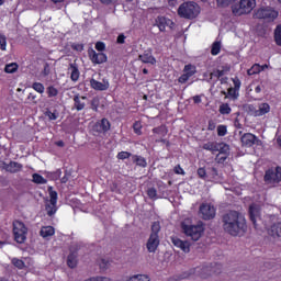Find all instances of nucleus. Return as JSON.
Wrapping results in <instances>:
<instances>
[{"mask_svg":"<svg viewBox=\"0 0 281 281\" xmlns=\"http://www.w3.org/2000/svg\"><path fill=\"white\" fill-rule=\"evenodd\" d=\"M222 227L229 236H240L247 232V221L238 211H228L222 215Z\"/></svg>","mask_w":281,"mask_h":281,"instance_id":"f257e3e1","label":"nucleus"},{"mask_svg":"<svg viewBox=\"0 0 281 281\" xmlns=\"http://www.w3.org/2000/svg\"><path fill=\"white\" fill-rule=\"evenodd\" d=\"M178 14L181 19L192 21V19H196L201 14V7L194 1L184 2L178 8Z\"/></svg>","mask_w":281,"mask_h":281,"instance_id":"f03ea898","label":"nucleus"},{"mask_svg":"<svg viewBox=\"0 0 281 281\" xmlns=\"http://www.w3.org/2000/svg\"><path fill=\"white\" fill-rule=\"evenodd\" d=\"M182 232L190 236L191 240H199L201 238V235L203 234V223H199L198 225H188V221H184L181 223Z\"/></svg>","mask_w":281,"mask_h":281,"instance_id":"7ed1b4c3","label":"nucleus"},{"mask_svg":"<svg viewBox=\"0 0 281 281\" xmlns=\"http://www.w3.org/2000/svg\"><path fill=\"white\" fill-rule=\"evenodd\" d=\"M252 19H260L266 23H271L276 21V19H278V11H276L271 7L260 8L258 10H255Z\"/></svg>","mask_w":281,"mask_h":281,"instance_id":"20e7f679","label":"nucleus"},{"mask_svg":"<svg viewBox=\"0 0 281 281\" xmlns=\"http://www.w3.org/2000/svg\"><path fill=\"white\" fill-rule=\"evenodd\" d=\"M254 8H256V0H240L232 7V12L235 16H243V14H249Z\"/></svg>","mask_w":281,"mask_h":281,"instance_id":"39448f33","label":"nucleus"},{"mask_svg":"<svg viewBox=\"0 0 281 281\" xmlns=\"http://www.w3.org/2000/svg\"><path fill=\"white\" fill-rule=\"evenodd\" d=\"M266 183H280L281 181V168L268 169L265 175Z\"/></svg>","mask_w":281,"mask_h":281,"instance_id":"423d86ee","label":"nucleus"},{"mask_svg":"<svg viewBox=\"0 0 281 281\" xmlns=\"http://www.w3.org/2000/svg\"><path fill=\"white\" fill-rule=\"evenodd\" d=\"M200 216L204 221H211L216 216V210L211 204H202L200 205Z\"/></svg>","mask_w":281,"mask_h":281,"instance_id":"0eeeda50","label":"nucleus"},{"mask_svg":"<svg viewBox=\"0 0 281 281\" xmlns=\"http://www.w3.org/2000/svg\"><path fill=\"white\" fill-rule=\"evenodd\" d=\"M249 216L250 221L255 228L258 227V223H260V209H258L257 205H250L249 206Z\"/></svg>","mask_w":281,"mask_h":281,"instance_id":"6e6552de","label":"nucleus"},{"mask_svg":"<svg viewBox=\"0 0 281 281\" xmlns=\"http://www.w3.org/2000/svg\"><path fill=\"white\" fill-rule=\"evenodd\" d=\"M0 168H2V170H5L7 172L14 173L21 172L23 165L15 161H11L10 164L1 162Z\"/></svg>","mask_w":281,"mask_h":281,"instance_id":"1a4fd4ad","label":"nucleus"},{"mask_svg":"<svg viewBox=\"0 0 281 281\" xmlns=\"http://www.w3.org/2000/svg\"><path fill=\"white\" fill-rule=\"evenodd\" d=\"M89 57L94 65H102V63H106V55L104 53H95V50L91 49L89 52Z\"/></svg>","mask_w":281,"mask_h":281,"instance_id":"9d476101","label":"nucleus"},{"mask_svg":"<svg viewBox=\"0 0 281 281\" xmlns=\"http://www.w3.org/2000/svg\"><path fill=\"white\" fill-rule=\"evenodd\" d=\"M159 247V235H150L147 240V250L149 254H155Z\"/></svg>","mask_w":281,"mask_h":281,"instance_id":"9b49d317","label":"nucleus"},{"mask_svg":"<svg viewBox=\"0 0 281 281\" xmlns=\"http://www.w3.org/2000/svg\"><path fill=\"white\" fill-rule=\"evenodd\" d=\"M171 243L175 245V247H179L184 251V254H190V243L183 241L177 237L171 238Z\"/></svg>","mask_w":281,"mask_h":281,"instance_id":"f8f14e48","label":"nucleus"},{"mask_svg":"<svg viewBox=\"0 0 281 281\" xmlns=\"http://www.w3.org/2000/svg\"><path fill=\"white\" fill-rule=\"evenodd\" d=\"M256 135L251 133H246L241 136V144L243 146H247L248 148H251L256 144Z\"/></svg>","mask_w":281,"mask_h":281,"instance_id":"ddd939ff","label":"nucleus"},{"mask_svg":"<svg viewBox=\"0 0 281 281\" xmlns=\"http://www.w3.org/2000/svg\"><path fill=\"white\" fill-rule=\"evenodd\" d=\"M90 85L92 89H95L97 91H106V89H109V81H104V80L103 82H100L95 79H91Z\"/></svg>","mask_w":281,"mask_h":281,"instance_id":"4468645a","label":"nucleus"},{"mask_svg":"<svg viewBox=\"0 0 281 281\" xmlns=\"http://www.w3.org/2000/svg\"><path fill=\"white\" fill-rule=\"evenodd\" d=\"M98 133H106L111 128V123L106 119H102L101 122L97 123L94 126Z\"/></svg>","mask_w":281,"mask_h":281,"instance_id":"2eb2a0df","label":"nucleus"},{"mask_svg":"<svg viewBox=\"0 0 281 281\" xmlns=\"http://www.w3.org/2000/svg\"><path fill=\"white\" fill-rule=\"evenodd\" d=\"M195 276H200L203 279L210 278V276H212V267L210 266L203 268H195Z\"/></svg>","mask_w":281,"mask_h":281,"instance_id":"dca6fc26","label":"nucleus"},{"mask_svg":"<svg viewBox=\"0 0 281 281\" xmlns=\"http://www.w3.org/2000/svg\"><path fill=\"white\" fill-rule=\"evenodd\" d=\"M195 276H196V269L195 268H191L188 271H184L180 276H178L176 281H179V280H190V278H194Z\"/></svg>","mask_w":281,"mask_h":281,"instance_id":"f3484780","label":"nucleus"},{"mask_svg":"<svg viewBox=\"0 0 281 281\" xmlns=\"http://www.w3.org/2000/svg\"><path fill=\"white\" fill-rule=\"evenodd\" d=\"M270 236H277V238L281 237V222L274 223L271 225L270 229L268 231Z\"/></svg>","mask_w":281,"mask_h":281,"instance_id":"a211bd4d","label":"nucleus"},{"mask_svg":"<svg viewBox=\"0 0 281 281\" xmlns=\"http://www.w3.org/2000/svg\"><path fill=\"white\" fill-rule=\"evenodd\" d=\"M138 58L142 60V63L149 65H155L157 63L155 57H153V54H150L149 52H145L143 55H139Z\"/></svg>","mask_w":281,"mask_h":281,"instance_id":"6ab92c4d","label":"nucleus"},{"mask_svg":"<svg viewBox=\"0 0 281 281\" xmlns=\"http://www.w3.org/2000/svg\"><path fill=\"white\" fill-rule=\"evenodd\" d=\"M85 100H87V97H80V94H76L74 97L75 109L82 111V109H85Z\"/></svg>","mask_w":281,"mask_h":281,"instance_id":"aec40b11","label":"nucleus"},{"mask_svg":"<svg viewBox=\"0 0 281 281\" xmlns=\"http://www.w3.org/2000/svg\"><path fill=\"white\" fill-rule=\"evenodd\" d=\"M67 265L70 269H76V267H78V254H69L67 258Z\"/></svg>","mask_w":281,"mask_h":281,"instance_id":"412c9836","label":"nucleus"},{"mask_svg":"<svg viewBox=\"0 0 281 281\" xmlns=\"http://www.w3.org/2000/svg\"><path fill=\"white\" fill-rule=\"evenodd\" d=\"M166 18L165 16H158L156 19V23L154 24V27H158L160 32H166Z\"/></svg>","mask_w":281,"mask_h":281,"instance_id":"4be33fe9","label":"nucleus"},{"mask_svg":"<svg viewBox=\"0 0 281 281\" xmlns=\"http://www.w3.org/2000/svg\"><path fill=\"white\" fill-rule=\"evenodd\" d=\"M54 234H55V231H54V227L52 226H44L40 232V235L43 238H48V236H54Z\"/></svg>","mask_w":281,"mask_h":281,"instance_id":"5701e85b","label":"nucleus"},{"mask_svg":"<svg viewBox=\"0 0 281 281\" xmlns=\"http://www.w3.org/2000/svg\"><path fill=\"white\" fill-rule=\"evenodd\" d=\"M69 71H71L70 78L76 82L80 78V71H78V66L76 64H70Z\"/></svg>","mask_w":281,"mask_h":281,"instance_id":"b1692460","label":"nucleus"},{"mask_svg":"<svg viewBox=\"0 0 281 281\" xmlns=\"http://www.w3.org/2000/svg\"><path fill=\"white\" fill-rule=\"evenodd\" d=\"M13 234H14V238H15L16 243H19L20 245L25 243V239L27 238L26 237L27 231H20V232H15Z\"/></svg>","mask_w":281,"mask_h":281,"instance_id":"393cba45","label":"nucleus"},{"mask_svg":"<svg viewBox=\"0 0 281 281\" xmlns=\"http://www.w3.org/2000/svg\"><path fill=\"white\" fill-rule=\"evenodd\" d=\"M270 109L271 108L269 106V103H261L259 105V110H257L255 112V115H257V116L265 115V114L269 113Z\"/></svg>","mask_w":281,"mask_h":281,"instance_id":"a878e982","label":"nucleus"},{"mask_svg":"<svg viewBox=\"0 0 281 281\" xmlns=\"http://www.w3.org/2000/svg\"><path fill=\"white\" fill-rule=\"evenodd\" d=\"M16 232H27V227H25V224H23V222H13V234H16Z\"/></svg>","mask_w":281,"mask_h":281,"instance_id":"bb28decb","label":"nucleus"},{"mask_svg":"<svg viewBox=\"0 0 281 281\" xmlns=\"http://www.w3.org/2000/svg\"><path fill=\"white\" fill-rule=\"evenodd\" d=\"M45 210L48 214V216H54V214H56V202H47L45 205Z\"/></svg>","mask_w":281,"mask_h":281,"instance_id":"cd10ccee","label":"nucleus"},{"mask_svg":"<svg viewBox=\"0 0 281 281\" xmlns=\"http://www.w3.org/2000/svg\"><path fill=\"white\" fill-rule=\"evenodd\" d=\"M232 68L229 66H223L222 70H216L214 72H211V77L215 76V78H222V76H225L227 71H229Z\"/></svg>","mask_w":281,"mask_h":281,"instance_id":"c85d7f7f","label":"nucleus"},{"mask_svg":"<svg viewBox=\"0 0 281 281\" xmlns=\"http://www.w3.org/2000/svg\"><path fill=\"white\" fill-rule=\"evenodd\" d=\"M217 153H220L216 157H221V155H227L229 153V145L225 143H220Z\"/></svg>","mask_w":281,"mask_h":281,"instance_id":"c756f323","label":"nucleus"},{"mask_svg":"<svg viewBox=\"0 0 281 281\" xmlns=\"http://www.w3.org/2000/svg\"><path fill=\"white\" fill-rule=\"evenodd\" d=\"M192 76H194V70H191L190 72H184L183 75H181L179 77L178 81L183 85V83L188 82V80H190V78H192Z\"/></svg>","mask_w":281,"mask_h":281,"instance_id":"7c9ffc66","label":"nucleus"},{"mask_svg":"<svg viewBox=\"0 0 281 281\" xmlns=\"http://www.w3.org/2000/svg\"><path fill=\"white\" fill-rule=\"evenodd\" d=\"M159 232H161V225L159 224V222H154L151 225L150 236H159Z\"/></svg>","mask_w":281,"mask_h":281,"instance_id":"2f4dec72","label":"nucleus"},{"mask_svg":"<svg viewBox=\"0 0 281 281\" xmlns=\"http://www.w3.org/2000/svg\"><path fill=\"white\" fill-rule=\"evenodd\" d=\"M220 113L222 115H229V113H232V108H229L228 103H223L220 105Z\"/></svg>","mask_w":281,"mask_h":281,"instance_id":"473e14b6","label":"nucleus"},{"mask_svg":"<svg viewBox=\"0 0 281 281\" xmlns=\"http://www.w3.org/2000/svg\"><path fill=\"white\" fill-rule=\"evenodd\" d=\"M128 281H150V278L146 274H135Z\"/></svg>","mask_w":281,"mask_h":281,"instance_id":"72a5a7b5","label":"nucleus"},{"mask_svg":"<svg viewBox=\"0 0 281 281\" xmlns=\"http://www.w3.org/2000/svg\"><path fill=\"white\" fill-rule=\"evenodd\" d=\"M220 53H221V42L213 43L211 48V54L213 56H218Z\"/></svg>","mask_w":281,"mask_h":281,"instance_id":"f704fd0d","label":"nucleus"},{"mask_svg":"<svg viewBox=\"0 0 281 281\" xmlns=\"http://www.w3.org/2000/svg\"><path fill=\"white\" fill-rule=\"evenodd\" d=\"M274 41L281 47V26L274 29Z\"/></svg>","mask_w":281,"mask_h":281,"instance_id":"c9c22d12","label":"nucleus"},{"mask_svg":"<svg viewBox=\"0 0 281 281\" xmlns=\"http://www.w3.org/2000/svg\"><path fill=\"white\" fill-rule=\"evenodd\" d=\"M16 69H19V65H16V63H12L5 66L4 71L7 74H14Z\"/></svg>","mask_w":281,"mask_h":281,"instance_id":"e433bc0d","label":"nucleus"},{"mask_svg":"<svg viewBox=\"0 0 281 281\" xmlns=\"http://www.w3.org/2000/svg\"><path fill=\"white\" fill-rule=\"evenodd\" d=\"M48 192H49V196H50L49 202L56 203V201H58V193L56 191H54V189L52 187H48Z\"/></svg>","mask_w":281,"mask_h":281,"instance_id":"4c0bfd02","label":"nucleus"},{"mask_svg":"<svg viewBox=\"0 0 281 281\" xmlns=\"http://www.w3.org/2000/svg\"><path fill=\"white\" fill-rule=\"evenodd\" d=\"M153 131H154V133H157L158 135H162V136L168 135V128H166V126H164V125L156 127Z\"/></svg>","mask_w":281,"mask_h":281,"instance_id":"58836bf2","label":"nucleus"},{"mask_svg":"<svg viewBox=\"0 0 281 281\" xmlns=\"http://www.w3.org/2000/svg\"><path fill=\"white\" fill-rule=\"evenodd\" d=\"M218 8H227L228 5H232L234 1L236 0H216Z\"/></svg>","mask_w":281,"mask_h":281,"instance_id":"ea45409f","label":"nucleus"},{"mask_svg":"<svg viewBox=\"0 0 281 281\" xmlns=\"http://www.w3.org/2000/svg\"><path fill=\"white\" fill-rule=\"evenodd\" d=\"M33 181H34V183H47V180L38 173L33 175Z\"/></svg>","mask_w":281,"mask_h":281,"instance_id":"a19ab883","label":"nucleus"},{"mask_svg":"<svg viewBox=\"0 0 281 281\" xmlns=\"http://www.w3.org/2000/svg\"><path fill=\"white\" fill-rule=\"evenodd\" d=\"M217 135L220 137H225V135H227V126L225 125L217 126Z\"/></svg>","mask_w":281,"mask_h":281,"instance_id":"79ce46f5","label":"nucleus"},{"mask_svg":"<svg viewBox=\"0 0 281 281\" xmlns=\"http://www.w3.org/2000/svg\"><path fill=\"white\" fill-rule=\"evenodd\" d=\"M255 74H260V65L255 64L251 69H248V76H254Z\"/></svg>","mask_w":281,"mask_h":281,"instance_id":"37998d69","label":"nucleus"},{"mask_svg":"<svg viewBox=\"0 0 281 281\" xmlns=\"http://www.w3.org/2000/svg\"><path fill=\"white\" fill-rule=\"evenodd\" d=\"M12 265H14V267H16L18 269H23V267H25V262L16 258L12 259Z\"/></svg>","mask_w":281,"mask_h":281,"instance_id":"c03bdc74","label":"nucleus"},{"mask_svg":"<svg viewBox=\"0 0 281 281\" xmlns=\"http://www.w3.org/2000/svg\"><path fill=\"white\" fill-rule=\"evenodd\" d=\"M33 89L37 91V93H43L45 91V87L41 82L33 83Z\"/></svg>","mask_w":281,"mask_h":281,"instance_id":"a18cd8bd","label":"nucleus"},{"mask_svg":"<svg viewBox=\"0 0 281 281\" xmlns=\"http://www.w3.org/2000/svg\"><path fill=\"white\" fill-rule=\"evenodd\" d=\"M136 166H140L142 168H146V159L142 158V157H136L134 159Z\"/></svg>","mask_w":281,"mask_h":281,"instance_id":"49530a36","label":"nucleus"},{"mask_svg":"<svg viewBox=\"0 0 281 281\" xmlns=\"http://www.w3.org/2000/svg\"><path fill=\"white\" fill-rule=\"evenodd\" d=\"M147 194H148L149 199H157V190L155 188L148 189Z\"/></svg>","mask_w":281,"mask_h":281,"instance_id":"de8ad7c7","label":"nucleus"},{"mask_svg":"<svg viewBox=\"0 0 281 281\" xmlns=\"http://www.w3.org/2000/svg\"><path fill=\"white\" fill-rule=\"evenodd\" d=\"M48 95L49 98H56V95H58V90L54 87H48Z\"/></svg>","mask_w":281,"mask_h":281,"instance_id":"09e8293b","label":"nucleus"},{"mask_svg":"<svg viewBox=\"0 0 281 281\" xmlns=\"http://www.w3.org/2000/svg\"><path fill=\"white\" fill-rule=\"evenodd\" d=\"M5 45H7L5 35H0V48L2 49V52H5Z\"/></svg>","mask_w":281,"mask_h":281,"instance_id":"8fccbe9b","label":"nucleus"},{"mask_svg":"<svg viewBox=\"0 0 281 281\" xmlns=\"http://www.w3.org/2000/svg\"><path fill=\"white\" fill-rule=\"evenodd\" d=\"M184 74H188L190 71H193V75L196 74V68L192 65H187L184 66V69H183Z\"/></svg>","mask_w":281,"mask_h":281,"instance_id":"3c124183","label":"nucleus"},{"mask_svg":"<svg viewBox=\"0 0 281 281\" xmlns=\"http://www.w3.org/2000/svg\"><path fill=\"white\" fill-rule=\"evenodd\" d=\"M237 90H235V88H229L228 89V95H231V98H234V100H236L238 98V93H236Z\"/></svg>","mask_w":281,"mask_h":281,"instance_id":"603ef678","label":"nucleus"},{"mask_svg":"<svg viewBox=\"0 0 281 281\" xmlns=\"http://www.w3.org/2000/svg\"><path fill=\"white\" fill-rule=\"evenodd\" d=\"M128 157H131V154H128V151H121L117 155L119 159H128Z\"/></svg>","mask_w":281,"mask_h":281,"instance_id":"864d4df0","label":"nucleus"},{"mask_svg":"<svg viewBox=\"0 0 281 281\" xmlns=\"http://www.w3.org/2000/svg\"><path fill=\"white\" fill-rule=\"evenodd\" d=\"M45 115H47V117L49 120H58V116L56 115V113H54V112H52L49 110L46 111Z\"/></svg>","mask_w":281,"mask_h":281,"instance_id":"5fc2aeb1","label":"nucleus"},{"mask_svg":"<svg viewBox=\"0 0 281 281\" xmlns=\"http://www.w3.org/2000/svg\"><path fill=\"white\" fill-rule=\"evenodd\" d=\"M95 49H98V52H104V49H105L104 43H102V42H97V44H95Z\"/></svg>","mask_w":281,"mask_h":281,"instance_id":"6e6d98bb","label":"nucleus"},{"mask_svg":"<svg viewBox=\"0 0 281 281\" xmlns=\"http://www.w3.org/2000/svg\"><path fill=\"white\" fill-rule=\"evenodd\" d=\"M71 47L76 52H82V49H85V46L82 44H72Z\"/></svg>","mask_w":281,"mask_h":281,"instance_id":"4d7b16f0","label":"nucleus"},{"mask_svg":"<svg viewBox=\"0 0 281 281\" xmlns=\"http://www.w3.org/2000/svg\"><path fill=\"white\" fill-rule=\"evenodd\" d=\"M198 175L201 179H205V175H206L205 169L204 168H199L198 169Z\"/></svg>","mask_w":281,"mask_h":281,"instance_id":"13d9d810","label":"nucleus"},{"mask_svg":"<svg viewBox=\"0 0 281 281\" xmlns=\"http://www.w3.org/2000/svg\"><path fill=\"white\" fill-rule=\"evenodd\" d=\"M125 38L126 36H124V34H121L117 36L116 43H119V45H124Z\"/></svg>","mask_w":281,"mask_h":281,"instance_id":"bf43d9fd","label":"nucleus"},{"mask_svg":"<svg viewBox=\"0 0 281 281\" xmlns=\"http://www.w3.org/2000/svg\"><path fill=\"white\" fill-rule=\"evenodd\" d=\"M218 146H220V143H213L211 153H218Z\"/></svg>","mask_w":281,"mask_h":281,"instance_id":"052dcab7","label":"nucleus"},{"mask_svg":"<svg viewBox=\"0 0 281 281\" xmlns=\"http://www.w3.org/2000/svg\"><path fill=\"white\" fill-rule=\"evenodd\" d=\"M175 172L176 175H184L186 172L183 171V169L181 168V166H177L175 167Z\"/></svg>","mask_w":281,"mask_h":281,"instance_id":"680f3d73","label":"nucleus"},{"mask_svg":"<svg viewBox=\"0 0 281 281\" xmlns=\"http://www.w3.org/2000/svg\"><path fill=\"white\" fill-rule=\"evenodd\" d=\"M50 72L49 65L46 63L44 65L43 76H47Z\"/></svg>","mask_w":281,"mask_h":281,"instance_id":"e2e57ef3","label":"nucleus"},{"mask_svg":"<svg viewBox=\"0 0 281 281\" xmlns=\"http://www.w3.org/2000/svg\"><path fill=\"white\" fill-rule=\"evenodd\" d=\"M234 82V89L238 91L240 89V80L239 79H233Z\"/></svg>","mask_w":281,"mask_h":281,"instance_id":"0e129e2a","label":"nucleus"},{"mask_svg":"<svg viewBox=\"0 0 281 281\" xmlns=\"http://www.w3.org/2000/svg\"><path fill=\"white\" fill-rule=\"evenodd\" d=\"M172 25H175V22H172L171 20H166V27H169L170 30H172Z\"/></svg>","mask_w":281,"mask_h":281,"instance_id":"69168bd1","label":"nucleus"},{"mask_svg":"<svg viewBox=\"0 0 281 281\" xmlns=\"http://www.w3.org/2000/svg\"><path fill=\"white\" fill-rule=\"evenodd\" d=\"M94 281H111V279H109L106 277H97V278H94Z\"/></svg>","mask_w":281,"mask_h":281,"instance_id":"338daca9","label":"nucleus"},{"mask_svg":"<svg viewBox=\"0 0 281 281\" xmlns=\"http://www.w3.org/2000/svg\"><path fill=\"white\" fill-rule=\"evenodd\" d=\"M212 144L213 143H206L203 145L204 150H212Z\"/></svg>","mask_w":281,"mask_h":281,"instance_id":"774afa93","label":"nucleus"}]
</instances>
